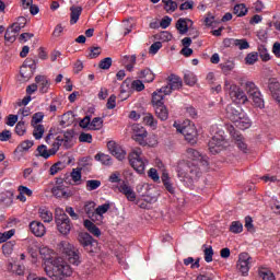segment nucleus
Returning a JSON list of instances; mask_svg holds the SVG:
<instances>
[{"label": "nucleus", "mask_w": 280, "mask_h": 280, "mask_svg": "<svg viewBox=\"0 0 280 280\" xmlns=\"http://www.w3.org/2000/svg\"><path fill=\"white\" fill-rule=\"evenodd\" d=\"M39 255L44 260V270L52 280H65L67 277H71L73 275V269L71 266L65 261L62 258H54V249L42 246L39 247Z\"/></svg>", "instance_id": "f257e3e1"}, {"label": "nucleus", "mask_w": 280, "mask_h": 280, "mask_svg": "<svg viewBox=\"0 0 280 280\" xmlns=\"http://www.w3.org/2000/svg\"><path fill=\"white\" fill-rule=\"evenodd\" d=\"M176 172L180 183L185 187H188V189H194V185L200 180L202 172H207V170H202V165L200 164L182 160L177 163Z\"/></svg>", "instance_id": "f03ea898"}, {"label": "nucleus", "mask_w": 280, "mask_h": 280, "mask_svg": "<svg viewBox=\"0 0 280 280\" xmlns=\"http://www.w3.org/2000/svg\"><path fill=\"white\" fill-rule=\"evenodd\" d=\"M211 132H214V137L208 142V148L211 154H219L224 148L229 147V142L224 138V130L219 129L218 126L211 127Z\"/></svg>", "instance_id": "7ed1b4c3"}, {"label": "nucleus", "mask_w": 280, "mask_h": 280, "mask_svg": "<svg viewBox=\"0 0 280 280\" xmlns=\"http://www.w3.org/2000/svg\"><path fill=\"white\" fill-rule=\"evenodd\" d=\"M58 248L60 253L66 255L69 264H72V266H80L82 262V260H80V249L75 248V246L68 241L60 242Z\"/></svg>", "instance_id": "20e7f679"}, {"label": "nucleus", "mask_w": 280, "mask_h": 280, "mask_svg": "<svg viewBox=\"0 0 280 280\" xmlns=\"http://www.w3.org/2000/svg\"><path fill=\"white\" fill-rule=\"evenodd\" d=\"M27 25V19L25 16H20L16 19V22L11 24L5 33H4V40L8 43H14L16 40V36L21 33V30Z\"/></svg>", "instance_id": "39448f33"}, {"label": "nucleus", "mask_w": 280, "mask_h": 280, "mask_svg": "<svg viewBox=\"0 0 280 280\" xmlns=\"http://www.w3.org/2000/svg\"><path fill=\"white\" fill-rule=\"evenodd\" d=\"M245 91L256 108H265L264 96L261 95V91H259V88L255 84V82H245Z\"/></svg>", "instance_id": "423d86ee"}, {"label": "nucleus", "mask_w": 280, "mask_h": 280, "mask_svg": "<svg viewBox=\"0 0 280 280\" xmlns=\"http://www.w3.org/2000/svg\"><path fill=\"white\" fill-rule=\"evenodd\" d=\"M245 91L256 108H265L264 96L261 95V91H259V88L255 84V82H245Z\"/></svg>", "instance_id": "0eeeda50"}, {"label": "nucleus", "mask_w": 280, "mask_h": 280, "mask_svg": "<svg viewBox=\"0 0 280 280\" xmlns=\"http://www.w3.org/2000/svg\"><path fill=\"white\" fill-rule=\"evenodd\" d=\"M245 91L256 108H265L264 96L261 95V91H259V88L255 84V82H245Z\"/></svg>", "instance_id": "6e6552de"}, {"label": "nucleus", "mask_w": 280, "mask_h": 280, "mask_svg": "<svg viewBox=\"0 0 280 280\" xmlns=\"http://www.w3.org/2000/svg\"><path fill=\"white\" fill-rule=\"evenodd\" d=\"M55 222L61 235H69V233H71V220L60 208L55 211Z\"/></svg>", "instance_id": "1a4fd4ad"}, {"label": "nucleus", "mask_w": 280, "mask_h": 280, "mask_svg": "<svg viewBox=\"0 0 280 280\" xmlns=\"http://www.w3.org/2000/svg\"><path fill=\"white\" fill-rule=\"evenodd\" d=\"M174 128H176L177 132H180V135L185 137L188 143L196 145L198 142V131L196 130V126L194 124L180 125L174 122Z\"/></svg>", "instance_id": "9d476101"}, {"label": "nucleus", "mask_w": 280, "mask_h": 280, "mask_svg": "<svg viewBox=\"0 0 280 280\" xmlns=\"http://www.w3.org/2000/svg\"><path fill=\"white\" fill-rule=\"evenodd\" d=\"M142 151L141 149H133L129 153V163L131 167L138 173V174H143L145 172V165H148V161L143 160L141 156Z\"/></svg>", "instance_id": "9b49d317"}, {"label": "nucleus", "mask_w": 280, "mask_h": 280, "mask_svg": "<svg viewBox=\"0 0 280 280\" xmlns=\"http://www.w3.org/2000/svg\"><path fill=\"white\" fill-rule=\"evenodd\" d=\"M225 89L229 91V95L234 104H246L248 102L246 92L241 90L240 86L235 84L231 85L229 82H225Z\"/></svg>", "instance_id": "f8f14e48"}, {"label": "nucleus", "mask_w": 280, "mask_h": 280, "mask_svg": "<svg viewBox=\"0 0 280 280\" xmlns=\"http://www.w3.org/2000/svg\"><path fill=\"white\" fill-rule=\"evenodd\" d=\"M180 89H183V79L176 74H171L167 78V85L162 86L160 91H163L164 95H171L172 91Z\"/></svg>", "instance_id": "ddd939ff"}, {"label": "nucleus", "mask_w": 280, "mask_h": 280, "mask_svg": "<svg viewBox=\"0 0 280 280\" xmlns=\"http://www.w3.org/2000/svg\"><path fill=\"white\" fill-rule=\"evenodd\" d=\"M79 243L86 253L93 254L97 250V241H95L89 233H80Z\"/></svg>", "instance_id": "4468645a"}, {"label": "nucleus", "mask_w": 280, "mask_h": 280, "mask_svg": "<svg viewBox=\"0 0 280 280\" xmlns=\"http://www.w3.org/2000/svg\"><path fill=\"white\" fill-rule=\"evenodd\" d=\"M186 154L196 165H201L202 170H209V159L196 149H187Z\"/></svg>", "instance_id": "2eb2a0df"}, {"label": "nucleus", "mask_w": 280, "mask_h": 280, "mask_svg": "<svg viewBox=\"0 0 280 280\" xmlns=\"http://www.w3.org/2000/svg\"><path fill=\"white\" fill-rule=\"evenodd\" d=\"M228 131L230 132L231 137L235 141V145L241 150V152H248V144H246V141L244 139V136H242L237 130H235V127L233 125L228 126Z\"/></svg>", "instance_id": "dca6fc26"}, {"label": "nucleus", "mask_w": 280, "mask_h": 280, "mask_svg": "<svg viewBox=\"0 0 280 280\" xmlns=\"http://www.w3.org/2000/svg\"><path fill=\"white\" fill-rule=\"evenodd\" d=\"M250 264H253V257L248 255V253H241L237 261V270L242 272L243 277L248 276V271L250 270Z\"/></svg>", "instance_id": "f3484780"}, {"label": "nucleus", "mask_w": 280, "mask_h": 280, "mask_svg": "<svg viewBox=\"0 0 280 280\" xmlns=\"http://www.w3.org/2000/svg\"><path fill=\"white\" fill-rule=\"evenodd\" d=\"M107 148L110 154H113V156H115L118 161H124V159H126V150H124L121 145L117 144V142H107Z\"/></svg>", "instance_id": "a211bd4d"}, {"label": "nucleus", "mask_w": 280, "mask_h": 280, "mask_svg": "<svg viewBox=\"0 0 280 280\" xmlns=\"http://www.w3.org/2000/svg\"><path fill=\"white\" fill-rule=\"evenodd\" d=\"M35 82L37 84V88L39 89V93L45 95V93H49V88L51 86V82H49V79L45 75H36Z\"/></svg>", "instance_id": "6ab92c4d"}, {"label": "nucleus", "mask_w": 280, "mask_h": 280, "mask_svg": "<svg viewBox=\"0 0 280 280\" xmlns=\"http://www.w3.org/2000/svg\"><path fill=\"white\" fill-rule=\"evenodd\" d=\"M122 86H127L128 91H137V93H141V91L145 90V84H143V81L141 80H133L126 79L122 82Z\"/></svg>", "instance_id": "aec40b11"}, {"label": "nucleus", "mask_w": 280, "mask_h": 280, "mask_svg": "<svg viewBox=\"0 0 280 280\" xmlns=\"http://www.w3.org/2000/svg\"><path fill=\"white\" fill-rule=\"evenodd\" d=\"M30 229L33 235H35V237H43L45 233H47V229L45 228V224H43L39 221L31 222Z\"/></svg>", "instance_id": "412c9836"}, {"label": "nucleus", "mask_w": 280, "mask_h": 280, "mask_svg": "<svg viewBox=\"0 0 280 280\" xmlns=\"http://www.w3.org/2000/svg\"><path fill=\"white\" fill-rule=\"evenodd\" d=\"M188 23H190L191 25L194 24V22L189 19L180 18L179 20H177L175 27L179 32V34L185 35L187 34V32H189Z\"/></svg>", "instance_id": "4be33fe9"}, {"label": "nucleus", "mask_w": 280, "mask_h": 280, "mask_svg": "<svg viewBox=\"0 0 280 280\" xmlns=\"http://www.w3.org/2000/svg\"><path fill=\"white\" fill-rule=\"evenodd\" d=\"M226 112V117L233 121V124L236 121V119H240L242 117V115L244 114L243 112H241V109L233 107V105H228L225 108Z\"/></svg>", "instance_id": "5701e85b"}, {"label": "nucleus", "mask_w": 280, "mask_h": 280, "mask_svg": "<svg viewBox=\"0 0 280 280\" xmlns=\"http://www.w3.org/2000/svg\"><path fill=\"white\" fill-rule=\"evenodd\" d=\"M138 78L140 80H143V82H154V79L156 78L154 72L150 70V68H144L138 72Z\"/></svg>", "instance_id": "b1692460"}, {"label": "nucleus", "mask_w": 280, "mask_h": 280, "mask_svg": "<svg viewBox=\"0 0 280 280\" xmlns=\"http://www.w3.org/2000/svg\"><path fill=\"white\" fill-rule=\"evenodd\" d=\"M234 126L238 128V130H247L250 126V119L243 113L241 117L235 120Z\"/></svg>", "instance_id": "393cba45"}, {"label": "nucleus", "mask_w": 280, "mask_h": 280, "mask_svg": "<svg viewBox=\"0 0 280 280\" xmlns=\"http://www.w3.org/2000/svg\"><path fill=\"white\" fill-rule=\"evenodd\" d=\"M81 15H82V7L72 5L70 8V25H75V23L80 21Z\"/></svg>", "instance_id": "a878e982"}, {"label": "nucleus", "mask_w": 280, "mask_h": 280, "mask_svg": "<svg viewBox=\"0 0 280 280\" xmlns=\"http://www.w3.org/2000/svg\"><path fill=\"white\" fill-rule=\"evenodd\" d=\"M155 108V115L161 121H167L170 118V112L165 105H158Z\"/></svg>", "instance_id": "bb28decb"}, {"label": "nucleus", "mask_w": 280, "mask_h": 280, "mask_svg": "<svg viewBox=\"0 0 280 280\" xmlns=\"http://www.w3.org/2000/svg\"><path fill=\"white\" fill-rule=\"evenodd\" d=\"M163 100H165V93L163 91H161V89L153 92L152 104H153L154 107L165 105Z\"/></svg>", "instance_id": "cd10ccee"}, {"label": "nucleus", "mask_w": 280, "mask_h": 280, "mask_svg": "<svg viewBox=\"0 0 280 280\" xmlns=\"http://www.w3.org/2000/svg\"><path fill=\"white\" fill-rule=\"evenodd\" d=\"M83 224L89 233L94 235V237H100V235H102V231L100 230V228H97V225H95V223H93L91 220H85Z\"/></svg>", "instance_id": "c85d7f7f"}, {"label": "nucleus", "mask_w": 280, "mask_h": 280, "mask_svg": "<svg viewBox=\"0 0 280 280\" xmlns=\"http://www.w3.org/2000/svg\"><path fill=\"white\" fill-rule=\"evenodd\" d=\"M38 213L43 222L49 223L54 220V213H51V211H49L48 208H45V207L39 208Z\"/></svg>", "instance_id": "c756f323"}, {"label": "nucleus", "mask_w": 280, "mask_h": 280, "mask_svg": "<svg viewBox=\"0 0 280 280\" xmlns=\"http://www.w3.org/2000/svg\"><path fill=\"white\" fill-rule=\"evenodd\" d=\"M95 207H96V203L94 201H88L84 205L83 210L86 213V215L91 218V220L95 218Z\"/></svg>", "instance_id": "7c9ffc66"}, {"label": "nucleus", "mask_w": 280, "mask_h": 280, "mask_svg": "<svg viewBox=\"0 0 280 280\" xmlns=\"http://www.w3.org/2000/svg\"><path fill=\"white\" fill-rule=\"evenodd\" d=\"M62 140H63V148H66V150H69V148H72L73 145V133L72 131H66L63 133V136H61Z\"/></svg>", "instance_id": "2f4dec72"}, {"label": "nucleus", "mask_w": 280, "mask_h": 280, "mask_svg": "<svg viewBox=\"0 0 280 280\" xmlns=\"http://www.w3.org/2000/svg\"><path fill=\"white\" fill-rule=\"evenodd\" d=\"M268 89H269L270 93H272V95H278V93L280 91L279 81H277V79H275V78L269 79Z\"/></svg>", "instance_id": "473e14b6"}, {"label": "nucleus", "mask_w": 280, "mask_h": 280, "mask_svg": "<svg viewBox=\"0 0 280 280\" xmlns=\"http://www.w3.org/2000/svg\"><path fill=\"white\" fill-rule=\"evenodd\" d=\"M95 161H98L102 165H113V159L108 154L97 153L95 155Z\"/></svg>", "instance_id": "72a5a7b5"}, {"label": "nucleus", "mask_w": 280, "mask_h": 280, "mask_svg": "<svg viewBox=\"0 0 280 280\" xmlns=\"http://www.w3.org/2000/svg\"><path fill=\"white\" fill-rule=\"evenodd\" d=\"M33 145H34L33 141L25 140L24 142H22L20 145L16 147L15 153L21 154L22 152H27L30 148H32Z\"/></svg>", "instance_id": "f704fd0d"}, {"label": "nucleus", "mask_w": 280, "mask_h": 280, "mask_svg": "<svg viewBox=\"0 0 280 280\" xmlns=\"http://www.w3.org/2000/svg\"><path fill=\"white\" fill-rule=\"evenodd\" d=\"M103 126H104V118L102 117H95L90 122L91 130H102Z\"/></svg>", "instance_id": "c9c22d12"}, {"label": "nucleus", "mask_w": 280, "mask_h": 280, "mask_svg": "<svg viewBox=\"0 0 280 280\" xmlns=\"http://www.w3.org/2000/svg\"><path fill=\"white\" fill-rule=\"evenodd\" d=\"M258 54L262 62H268V60H270V52H268V48H266V45L258 46Z\"/></svg>", "instance_id": "e433bc0d"}, {"label": "nucleus", "mask_w": 280, "mask_h": 280, "mask_svg": "<svg viewBox=\"0 0 280 280\" xmlns=\"http://www.w3.org/2000/svg\"><path fill=\"white\" fill-rule=\"evenodd\" d=\"M102 187V182L100 179H89L86 180V190L95 191V189H100Z\"/></svg>", "instance_id": "4c0bfd02"}, {"label": "nucleus", "mask_w": 280, "mask_h": 280, "mask_svg": "<svg viewBox=\"0 0 280 280\" xmlns=\"http://www.w3.org/2000/svg\"><path fill=\"white\" fill-rule=\"evenodd\" d=\"M110 209V202H105L101 206H98L96 209H95V215H100V218L102 219L104 213H108V210Z\"/></svg>", "instance_id": "58836bf2"}, {"label": "nucleus", "mask_w": 280, "mask_h": 280, "mask_svg": "<svg viewBox=\"0 0 280 280\" xmlns=\"http://www.w3.org/2000/svg\"><path fill=\"white\" fill-rule=\"evenodd\" d=\"M197 81L198 79L196 78V74H194V72H186L184 74V82L185 84H187V86H194Z\"/></svg>", "instance_id": "ea45409f"}, {"label": "nucleus", "mask_w": 280, "mask_h": 280, "mask_svg": "<svg viewBox=\"0 0 280 280\" xmlns=\"http://www.w3.org/2000/svg\"><path fill=\"white\" fill-rule=\"evenodd\" d=\"M162 3H164L166 12H176V9L178 8V3L173 0H162Z\"/></svg>", "instance_id": "a19ab883"}, {"label": "nucleus", "mask_w": 280, "mask_h": 280, "mask_svg": "<svg viewBox=\"0 0 280 280\" xmlns=\"http://www.w3.org/2000/svg\"><path fill=\"white\" fill-rule=\"evenodd\" d=\"M203 248L205 261L211 264L213 261V247L203 245Z\"/></svg>", "instance_id": "79ce46f5"}, {"label": "nucleus", "mask_w": 280, "mask_h": 280, "mask_svg": "<svg viewBox=\"0 0 280 280\" xmlns=\"http://www.w3.org/2000/svg\"><path fill=\"white\" fill-rule=\"evenodd\" d=\"M234 14H237L238 16H246V14H248V9L246 8V4H236L234 7Z\"/></svg>", "instance_id": "37998d69"}, {"label": "nucleus", "mask_w": 280, "mask_h": 280, "mask_svg": "<svg viewBox=\"0 0 280 280\" xmlns=\"http://www.w3.org/2000/svg\"><path fill=\"white\" fill-rule=\"evenodd\" d=\"M52 194L56 198H65V196H67V190H65L63 185H58L52 188Z\"/></svg>", "instance_id": "c03bdc74"}, {"label": "nucleus", "mask_w": 280, "mask_h": 280, "mask_svg": "<svg viewBox=\"0 0 280 280\" xmlns=\"http://www.w3.org/2000/svg\"><path fill=\"white\" fill-rule=\"evenodd\" d=\"M143 121L147 126H150V128L156 129V126H159V122L154 119V116L152 114H147L143 118Z\"/></svg>", "instance_id": "a18cd8bd"}, {"label": "nucleus", "mask_w": 280, "mask_h": 280, "mask_svg": "<svg viewBox=\"0 0 280 280\" xmlns=\"http://www.w3.org/2000/svg\"><path fill=\"white\" fill-rule=\"evenodd\" d=\"M34 131H33V136L35 139H43V135H45V126L43 125H35L33 126Z\"/></svg>", "instance_id": "49530a36"}, {"label": "nucleus", "mask_w": 280, "mask_h": 280, "mask_svg": "<svg viewBox=\"0 0 280 280\" xmlns=\"http://www.w3.org/2000/svg\"><path fill=\"white\" fill-rule=\"evenodd\" d=\"M231 233H242L244 231V225L240 221H233L230 225Z\"/></svg>", "instance_id": "de8ad7c7"}, {"label": "nucleus", "mask_w": 280, "mask_h": 280, "mask_svg": "<svg viewBox=\"0 0 280 280\" xmlns=\"http://www.w3.org/2000/svg\"><path fill=\"white\" fill-rule=\"evenodd\" d=\"M37 152L39 154V156H43V159H49V156H54V154H51L50 149L47 150V145L42 144L37 148Z\"/></svg>", "instance_id": "09e8293b"}, {"label": "nucleus", "mask_w": 280, "mask_h": 280, "mask_svg": "<svg viewBox=\"0 0 280 280\" xmlns=\"http://www.w3.org/2000/svg\"><path fill=\"white\" fill-rule=\"evenodd\" d=\"M100 69H103L104 71H108L110 67H113V58L107 57L100 61L98 63Z\"/></svg>", "instance_id": "8fccbe9b"}, {"label": "nucleus", "mask_w": 280, "mask_h": 280, "mask_svg": "<svg viewBox=\"0 0 280 280\" xmlns=\"http://www.w3.org/2000/svg\"><path fill=\"white\" fill-rule=\"evenodd\" d=\"M65 170V164L62 162H57L52 166H50L49 174L50 176H56L58 172H62Z\"/></svg>", "instance_id": "3c124183"}, {"label": "nucleus", "mask_w": 280, "mask_h": 280, "mask_svg": "<svg viewBox=\"0 0 280 280\" xmlns=\"http://www.w3.org/2000/svg\"><path fill=\"white\" fill-rule=\"evenodd\" d=\"M33 172H34V168H32V167L25 168L23 172V176H24L25 180H28V183L36 182V176L32 175Z\"/></svg>", "instance_id": "603ef678"}, {"label": "nucleus", "mask_w": 280, "mask_h": 280, "mask_svg": "<svg viewBox=\"0 0 280 280\" xmlns=\"http://www.w3.org/2000/svg\"><path fill=\"white\" fill-rule=\"evenodd\" d=\"M235 47H238V49L242 51L244 49H249L250 44L248 43V40L246 38L236 39Z\"/></svg>", "instance_id": "864d4df0"}, {"label": "nucleus", "mask_w": 280, "mask_h": 280, "mask_svg": "<svg viewBox=\"0 0 280 280\" xmlns=\"http://www.w3.org/2000/svg\"><path fill=\"white\" fill-rule=\"evenodd\" d=\"M257 60H259V54H257V52H249L245 57L246 65H255V62H257Z\"/></svg>", "instance_id": "5fc2aeb1"}, {"label": "nucleus", "mask_w": 280, "mask_h": 280, "mask_svg": "<svg viewBox=\"0 0 280 280\" xmlns=\"http://www.w3.org/2000/svg\"><path fill=\"white\" fill-rule=\"evenodd\" d=\"M44 118H45V114H43L42 112L35 113L32 117V121H31L32 126H38Z\"/></svg>", "instance_id": "6e6d98bb"}, {"label": "nucleus", "mask_w": 280, "mask_h": 280, "mask_svg": "<svg viewBox=\"0 0 280 280\" xmlns=\"http://www.w3.org/2000/svg\"><path fill=\"white\" fill-rule=\"evenodd\" d=\"M71 178L74 183H80L82 180V168H73L71 172Z\"/></svg>", "instance_id": "4d7b16f0"}, {"label": "nucleus", "mask_w": 280, "mask_h": 280, "mask_svg": "<svg viewBox=\"0 0 280 280\" xmlns=\"http://www.w3.org/2000/svg\"><path fill=\"white\" fill-rule=\"evenodd\" d=\"M79 141L81 143H93V136L91 133L81 132L79 136Z\"/></svg>", "instance_id": "13d9d810"}, {"label": "nucleus", "mask_w": 280, "mask_h": 280, "mask_svg": "<svg viewBox=\"0 0 280 280\" xmlns=\"http://www.w3.org/2000/svg\"><path fill=\"white\" fill-rule=\"evenodd\" d=\"M15 132L19 135V137H23L25 135L26 129H25V122L24 121H19L15 126Z\"/></svg>", "instance_id": "bf43d9fd"}, {"label": "nucleus", "mask_w": 280, "mask_h": 280, "mask_svg": "<svg viewBox=\"0 0 280 280\" xmlns=\"http://www.w3.org/2000/svg\"><path fill=\"white\" fill-rule=\"evenodd\" d=\"M163 47V44L161 42L153 43L149 48V54H152V56L159 54V49Z\"/></svg>", "instance_id": "052dcab7"}, {"label": "nucleus", "mask_w": 280, "mask_h": 280, "mask_svg": "<svg viewBox=\"0 0 280 280\" xmlns=\"http://www.w3.org/2000/svg\"><path fill=\"white\" fill-rule=\"evenodd\" d=\"M132 189V187L130 185H128V183L122 182L119 187H118V191L120 194H124V196H126L127 194H129V191Z\"/></svg>", "instance_id": "680f3d73"}, {"label": "nucleus", "mask_w": 280, "mask_h": 280, "mask_svg": "<svg viewBox=\"0 0 280 280\" xmlns=\"http://www.w3.org/2000/svg\"><path fill=\"white\" fill-rule=\"evenodd\" d=\"M14 233H15L14 230H9V231L2 233L0 236V244L5 243L7 240H10V237H13Z\"/></svg>", "instance_id": "e2e57ef3"}, {"label": "nucleus", "mask_w": 280, "mask_h": 280, "mask_svg": "<svg viewBox=\"0 0 280 280\" xmlns=\"http://www.w3.org/2000/svg\"><path fill=\"white\" fill-rule=\"evenodd\" d=\"M132 130L135 132L133 135L148 136V131L141 125H133Z\"/></svg>", "instance_id": "0e129e2a"}, {"label": "nucleus", "mask_w": 280, "mask_h": 280, "mask_svg": "<svg viewBox=\"0 0 280 280\" xmlns=\"http://www.w3.org/2000/svg\"><path fill=\"white\" fill-rule=\"evenodd\" d=\"M12 250H14V244L9 242L2 245L3 255H12Z\"/></svg>", "instance_id": "69168bd1"}, {"label": "nucleus", "mask_w": 280, "mask_h": 280, "mask_svg": "<svg viewBox=\"0 0 280 280\" xmlns=\"http://www.w3.org/2000/svg\"><path fill=\"white\" fill-rule=\"evenodd\" d=\"M20 74L22 78H24V80H30V78H32V75H33L32 70H30V68H25L23 66L20 70Z\"/></svg>", "instance_id": "338daca9"}, {"label": "nucleus", "mask_w": 280, "mask_h": 280, "mask_svg": "<svg viewBox=\"0 0 280 280\" xmlns=\"http://www.w3.org/2000/svg\"><path fill=\"white\" fill-rule=\"evenodd\" d=\"M259 276L262 280H275V273L271 271H260Z\"/></svg>", "instance_id": "774afa93"}]
</instances>
